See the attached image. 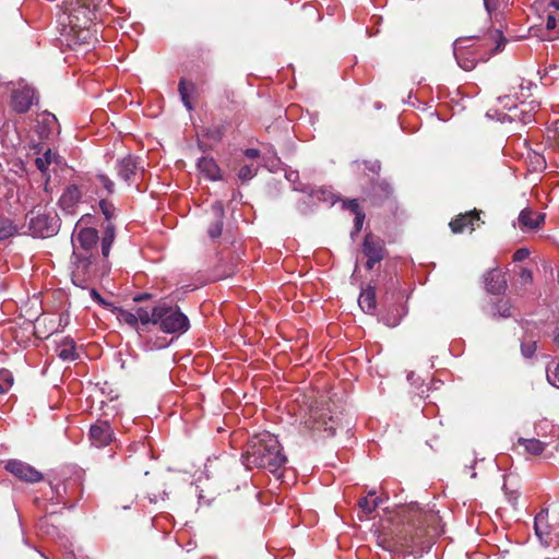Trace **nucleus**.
I'll list each match as a JSON object with an SVG mask.
<instances>
[{"label": "nucleus", "mask_w": 559, "mask_h": 559, "mask_svg": "<svg viewBox=\"0 0 559 559\" xmlns=\"http://www.w3.org/2000/svg\"><path fill=\"white\" fill-rule=\"evenodd\" d=\"M462 43L463 40L462 39H457L454 45H453V53L455 56V59L459 63V66L466 70V71H471L475 68L476 66V60L474 58H465L463 56V51H462Z\"/></svg>", "instance_id": "27"}, {"label": "nucleus", "mask_w": 559, "mask_h": 559, "mask_svg": "<svg viewBox=\"0 0 559 559\" xmlns=\"http://www.w3.org/2000/svg\"><path fill=\"white\" fill-rule=\"evenodd\" d=\"M150 297H151V295H150V294L144 293V294H140V295L134 296L133 300H134V301H136V302H139V301L146 300V299H148Z\"/></svg>", "instance_id": "54"}, {"label": "nucleus", "mask_w": 559, "mask_h": 559, "mask_svg": "<svg viewBox=\"0 0 559 559\" xmlns=\"http://www.w3.org/2000/svg\"><path fill=\"white\" fill-rule=\"evenodd\" d=\"M257 171H258V167L254 166L253 164L243 165L239 169L238 178L242 182L249 181L257 175Z\"/></svg>", "instance_id": "36"}, {"label": "nucleus", "mask_w": 559, "mask_h": 559, "mask_svg": "<svg viewBox=\"0 0 559 559\" xmlns=\"http://www.w3.org/2000/svg\"><path fill=\"white\" fill-rule=\"evenodd\" d=\"M57 353L62 360L72 361L78 358L74 341L70 338H66L57 346Z\"/></svg>", "instance_id": "24"}, {"label": "nucleus", "mask_w": 559, "mask_h": 559, "mask_svg": "<svg viewBox=\"0 0 559 559\" xmlns=\"http://www.w3.org/2000/svg\"><path fill=\"white\" fill-rule=\"evenodd\" d=\"M545 223L544 213H534L531 209L526 207L520 212L519 226L522 230L538 229Z\"/></svg>", "instance_id": "21"}, {"label": "nucleus", "mask_w": 559, "mask_h": 559, "mask_svg": "<svg viewBox=\"0 0 559 559\" xmlns=\"http://www.w3.org/2000/svg\"><path fill=\"white\" fill-rule=\"evenodd\" d=\"M166 346H167V343H166L165 338H163L162 341L156 340V342H154V344L152 345L151 348H163Z\"/></svg>", "instance_id": "53"}, {"label": "nucleus", "mask_w": 559, "mask_h": 559, "mask_svg": "<svg viewBox=\"0 0 559 559\" xmlns=\"http://www.w3.org/2000/svg\"><path fill=\"white\" fill-rule=\"evenodd\" d=\"M81 198L82 192L80 188L76 185H70L64 189L58 204L64 213L73 215L76 212Z\"/></svg>", "instance_id": "16"}, {"label": "nucleus", "mask_w": 559, "mask_h": 559, "mask_svg": "<svg viewBox=\"0 0 559 559\" xmlns=\"http://www.w3.org/2000/svg\"><path fill=\"white\" fill-rule=\"evenodd\" d=\"M557 26V20L554 15L549 14L546 20V28L548 31L554 29Z\"/></svg>", "instance_id": "48"}, {"label": "nucleus", "mask_w": 559, "mask_h": 559, "mask_svg": "<svg viewBox=\"0 0 559 559\" xmlns=\"http://www.w3.org/2000/svg\"><path fill=\"white\" fill-rule=\"evenodd\" d=\"M16 228L12 221L5 217H0V240L7 239L13 236Z\"/></svg>", "instance_id": "33"}, {"label": "nucleus", "mask_w": 559, "mask_h": 559, "mask_svg": "<svg viewBox=\"0 0 559 559\" xmlns=\"http://www.w3.org/2000/svg\"><path fill=\"white\" fill-rule=\"evenodd\" d=\"M533 85H534V83H533V82H531V81H524V80H521V83L519 84V86H520L521 91H523V90H527V91H530V90H531V87H532Z\"/></svg>", "instance_id": "52"}, {"label": "nucleus", "mask_w": 559, "mask_h": 559, "mask_svg": "<svg viewBox=\"0 0 559 559\" xmlns=\"http://www.w3.org/2000/svg\"><path fill=\"white\" fill-rule=\"evenodd\" d=\"M38 100L35 88L31 86H22L12 92L11 105L15 112L25 114Z\"/></svg>", "instance_id": "12"}, {"label": "nucleus", "mask_w": 559, "mask_h": 559, "mask_svg": "<svg viewBox=\"0 0 559 559\" xmlns=\"http://www.w3.org/2000/svg\"><path fill=\"white\" fill-rule=\"evenodd\" d=\"M343 206L349 210L353 214L361 212L360 205L356 199L347 200L344 202Z\"/></svg>", "instance_id": "43"}, {"label": "nucleus", "mask_w": 559, "mask_h": 559, "mask_svg": "<svg viewBox=\"0 0 559 559\" xmlns=\"http://www.w3.org/2000/svg\"><path fill=\"white\" fill-rule=\"evenodd\" d=\"M354 215H355V219H354V228H355V230H354V233L358 234L361 230V228H362V224H364V221H365V213H364V211H361V212H358V213H356Z\"/></svg>", "instance_id": "44"}, {"label": "nucleus", "mask_w": 559, "mask_h": 559, "mask_svg": "<svg viewBox=\"0 0 559 559\" xmlns=\"http://www.w3.org/2000/svg\"><path fill=\"white\" fill-rule=\"evenodd\" d=\"M118 176L124 181L131 183L134 181V177L139 169L138 158L131 155H128L117 162L116 166Z\"/></svg>", "instance_id": "20"}, {"label": "nucleus", "mask_w": 559, "mask_h": 559, "mask_svg": "<svg viewBox=\"0 0 559 559\" xmlns=\"http://www.w3.org/2000/svg\"><path fill=\"white\" fill-rule=\"evenodd\" d=\"M358 305L366 313H372L376 310V292L372 287L368 286L362 289L358 298Z\"/></svg>", "instance_id": "23"}, {"label": "nucleus", "mask_w": 559, "mask_h": 559, "mask_svg": "<svg viewBox=\"0 0 559 559\" xmlns=\"http://www.w3.org/2000/svg\"><path fill=\"white\" fill-rule=\"evenodd\" d=\"M213 210L215 211L216 217L215 221L210 225L207 233L212 239H216L222 235L223 231L224 210L221 204H215Z\"/></svg>", "instance_id": "26"}, {"label": "nucleus", "mask_w": 559, "mask_h": 559, "mask_svg": "<svg viewBox=\"0 0 559 559\" xmlns=\"http://www.w3.org/2000/svg\"><path fill=\"white\" fill-rule=\"evenodd\" d=\"M546 72H547V70H544V73H543V74L539 72V74H540V79H544V75H546Z\"/></svg>", "instance_id": "63"}, {"label": "nucleus", "mask_w": 559, "mask_h": 559, "mask_svg": "<svg viewBox=\"0 0 559 559\" xmlns=\"http://www.w3.org/2000/svg\"><path fill=\"white\" fill-rule=\"evenodd\" d=\"M93 182L97 188L102 187L108 195L115 192L114 181L104 174L96 175Z\"/></svg>", "instance_id": "32"}, {"label": "nucleus", "mask_w": 559, "mask_h": 559, "mask_svg": "<svg viewBox=\"0 0 559 559\" xmlns=\"http://www.w3.org/2000/svg\"><path fill=\"white\" fill-rule=\"evenodd\" d=\"M380 500L374 498L369 500L367 497L359 500V507L366 512L371 513L379 507Z\"/></svg>", "instance_id": "39"}, {"label": "nucleus", "mask_w": 559, "mask_h": 559, "mask_svg": "<svg viewBox=\"0 0 559 559\" xmlns=\"http://www.w3.org/2000/svg\"><path fill=\"white\" fill-rule=\"evenodd\" d=\"M496 308H497V311L499 312V314L501 317H503V318L511 317V310H510V307L507 304L497 305Z\"/></svg>", "instance_id": "46"}, {"label": "nucleus", "mask_w": 559, "mask_h": 559, "mask_svg": "<svg viewBox=\"0 0 559 559\" xmlns=\"http://www.w3.org/2000/svg\"><path fill=\"white\" fill-rule=\"evenodd\" d=\"M530 255V251L526 248H520L513 253V260L520 262L525 260Z\"/></svg>", "instance_id": "45"}, {"label": "nucleus", "mask_w": 559, "mask_h": 559, "mask_svg": "<svg viewBox=\"0 0 559 559\" xmlns=\"http://www.w3.org/2000/svg\"><path fill=\"white\" fill-rule=\"evenodd\" d=\"M97 255H86L80 251L72 253V283L84 288L90 282L96 277V261Z\"/></svg>", "instance_id": "6"}, {"label": "nucleus", "mask_w": 559, "mask_h": 559, "mask_svg": "<svg viewBox=\"0 0 559 559\" xmlns=\"http://www.w3.org/2000/svg\"><path fill=\"white\" fill-rule=\"evenodd\" d=\"M536 342H523L521 344V353L525 358H531L536 352Z\"/></svg>", "instance_id": "40"}, {"label": "nucleus", "mask_w": 559, "mask_h": 559, "mask_svg": "<svg viewBox=\"0 0 559 559\" xmlns=\"http://www.w3.org/2000/svg\"><path fill=\"white\" fill-rule=\"evenodd\" d=\"M287 459L282 455V484H290L296 481V474L294 469L284 468Z\"/></svg>", "instance_id": "38"}, {"label": "nucleus", "mask_w": 559, "mask_h": 559, "mask_svg": "<svg viewBox=\"0 0 559 559\" xmlns=\"http://www.w3.org/2000/svg\"><path fill=\"white\" fill-rule=\"evenodd\" d=\"M554 343L559 347V328L554 331Z\"/></svg>", "instance_id": "56"}, {"label": "nucleus", "mask_w": 559, "mask_h": 559, "mask_svg": "<svg viewBox=\"0 0 559 559\" xmlns=\"http://www.w3.org/2000/svg\"><path fill=\"white\" fill-rule=\"evenodd\" d=\"M155 325L169 334H183L190 328L188 317L182 313L178 306L160 304L155 306Z\"/></svg>", "instance_id": "5"}, {"label": "nucleus", "mask_w": 559, "mask_h": 559, "mask_svg": "<svg viewBox=\"0 0 559 559\" xmlns=\"http://www.w3.org/2000/svg\"><path fill=\"white\" fill-rule=\"evenodd\" d=\"M83 472L75 468H62L50 481L56 503L72 508L83 491Z\"/></svg>", "instance_id": "4"}, {"label": "nucleus", "mask_w": 559, "mask_h": 559, "mask_svg": "<svg viewBox=\"0 0 559 559\" xmlns=\"http://www.w3.org/2000/svg\"><path fill=\"white\" fill-rule=\"evenodd\" d=\"M114 241H115V228L111 224H109L105 228L104 236L102 239V253H103L104 258H108Z\"/></svg>", "instance_id": "29"}, {"label": "nucleus", "mask_w": 559, "mask_h": 559, "mask_svg": "<svg viewBox=\"0 0 559 559\" xmlns=\"http://www.w3.org/2000/svg\"><path fill=\"white\" fill-rule=\"evenodd\" d=\"M550 4H551V7H554L555 9L559 10V0H551Z\"/></svg>", "instance_id": "58"}, {"label": "nucleus", "mask_w": 559, "mask_h": 559, "mask_svg": "<svg viewBox=\"0 0 559 559\" xmlns=\"http://www.w3.org/2000/svg\"><path fill=\"white\" fill-rule=\"evenodd\" d=\"M486 289L493 295L502 294L507 288V280L504 274L498 270L492 269L488 271L484 277Z\"/></svg>", "instance_id": "19"}, {"label": "nucleus", "mask_w": 559, "mask_h": 559, "mask_svg": "<svg viewBox=\"0 0 559 559\" xmlns=\"http://www.w3.org/2000/svg\"><path fill=\"white\" fill-rule=\"evenodd\" d=\"M63 164L62 157L58 154L57 151H53L51 148H47L40 156L35 158V165L37 169L43 174L45 177V187L50 182V174L49 168L53 167H61Z\"/></svg>", "instance_id": "14"}, {"label": "nucleus", "mask_w": 559, "mask_h": 559, "mask_svg": "<svg viewBox=\"0 0 559 559\" xmlns=\"http://www.w3.org/2000/svg\"><path fill=\"white\" fill-rule=\"evenodd\" d=\"M241 457L247 468H266L280 479V441L275 435L263 431L253 436Z\"/></svg>", "instance_id": "2"}, {"label": "nucleus", "mask_w": 559, "mask_h": 559, "mask_svg": "<svg viewBox=\"0 0 559 559\" xmlns=\"http://www.w3.org/2000/svg\"><path fill=\"white\" fill-rule=\"evenodd\" d=\"M178 91L181 97V100L186 108L191 111L193 110V105L191 102V95L195 91V85L191 82H186L183 79L180 80Z\"/></svg>", "instance_id": "28"}, {"label": "nucleus", "mask_w": 559, "mask_h": 559, "mask_svg": "<svg viewBox=\"0 0 559 559\" xmlns=\"http://www.w3.org/2000/svg\"><path fill=\"white\" fill-rule=\"evenodd\" d=\"M64 32L73 45H90L96 41V31L92 29L96 19V7L90 0H70L66 8Z\"/></svg>", "instance_id": "1"}, {"label": "nucleus", "mask_w": 559, "mask_h": 559, "mask_svg": "<svg viewBox=\"0 0 559 559\" xmlns=\"http://www.w3.org/2000/svg\"><path fill=\"white\" fill-rule=\"evenodd\" d=\"M117 318L120 322L128 324L131 328L138 326L135 313L124 309H118Z\"/></svg>", "instance_id": "35"}, {"label": "nucleus", "mask_w": 559, "mask_h": 559, "mask_svg": "<svg viewBox=\"0 0 559 559\" xmlns=\"http://www.w3.org/2000/svg\"><path fill=\"white\" fill-rule=\"evenodd\" d=\"M520 277L524 283H532L533 274L528 269H522L520 272Z\"/></svg>", "instance_id": "47"}, {"label": "nucleus", "mask_w": 559, "mask_h": 559, "mask_svg": "<svg viewBox=\"0 0 559 559\" xmlns=\"http://www.w3.org/2000/svg\"><path fill=\"white\" fill-rule=\"evenodd\" d=\"M479 213L477 211L467 212L465 214H460L456 218L450 222V228L452 233L460 234L466 229L471 231L475 229L476 226H479Z\"/></svg>", "instance_id": "18"}, {"label": "nucleus", "mask_w": 559, "mask_h": 559, "mask_svg": "<svg viewBox=\"0 0 559 559\" xmlns=\"http://www.w3.org/2000/svg\"><path fill=\"white\" fill-rule=\"evenodd\" d=\"M497 35L500 37V40L497 43V46L495 48V52H499L503 49L506 39L502 37L501 33L497 32Z\"/></svg>", "instance_id": "50"}, {"label": "nucleus", "mask_w": 559, "mask_h": 559, "mask_svg": "<svg viewBox=\"0 0 559 559\" xmlns=\"http://www.w3.org/2000/svg\"><path fill=\"white\" fill-rule=\"evenodd\" d=\"M245 156H247L250 159H254L259 157V151L257 148H247L245 151Z\"/></svg>", "instance_id": "49"}, {"label": "nucleus", "mask_w": 559, "mask_h": 559, "mask_svg": "<svg viewBox=\"0 0 559 559\" xmlns=\"http://www.w3.org/2000/svg\"><path fill=\"white\" fill-rule=\"evenodd\" d=\"M134 313H135L136 322L138 323L140 322L142 325H146L148 323H152V324L156 323L155 307L151 311L146 308L138 307V308H135Z\"/></svg>", "instance_id": "30"}, {"label": "nucleus", "mask_w": 559, "mask_h": 559, "mask_svg": "<svg viewBox=\"0 0 559 559\" xmlns=\"http://www.w3.org/2000/svg\"><path fill=\"white\" fill-rule=\"evenodd\" d=\"M534 531L540 544L549 547L552 543V530L548 523V510H540L534 520Z\"/></svg>", "instance_id": "15"}, {"label": "nucleus", "mask_w": 559, "mask_h": 559, "mask_svg": "<svg viewBox=\"0 0 559 559\" xmlns=\"http://www.w3.org/2000/svg\"><path fill=\"white\" fill-rule=\"evenodd\" d=\"M306 425L323 438H328L335 435L337 420L330 415L329 411H311L310 418L306 421Z\"/></svg>", "instance_id": "8"}, {"label": "nucleus", "mask_w": 559, "mask_h": 559, "mask_svg": "<svg viewBox=\"0 0 559 559\" xmlns=\"http://www.w3.org/2000/svg\"><path fill=\"white\" fill-rule=\"evenodd\" d=\"M13 385V376L7 369L0 370V394L7 393Z\"/></svg>", "instance_id": "34"}, {"label": "nucleus", "mask_w": 559, "mask_h": 559, "mask_svg": "<svg viewBox=\"0 0 559 559\" xmlns=\"http://www.w3.org/2000/svg\"><path fill=\"white\" fill-rule=\"evenodd\" d=\"M282 170H284L285 178L290 183V187L294 191H299L309 194L310 197L316 198L318 200L322 199L320 194H324V191L314 190L308 183L302 182L297 170L290 168H282Z\"/></svg>", "instance_id": "17"}, {"label": "nucleus", "mask_w": 559, "mask_h": 559, "mask_svg": "<svg viewBox=\"0 0 559 559\" xmlns=\"http://www.w3.org/2000/svg\"><path fill=\"white\" fill-rule=\"evenodd\" d=\"M362 252L367 257L366 267L372 270L373 266L384 258V242L369 234L365 237Z\"/></svg>", "instance_id": "13"}, {"label": "nucleus", "mask_w": 559, "mask_h": 559, "mask_svg": "<svg viewBox=\"0 0 559 559\" xmlns=\"http://www.w3.org/2000/svg\"><path fill=\"white\" fill-rule=\"evenodd\" d=\"M547 380L548 382L559 389V361L555 364L554 368L550 366L547 367Z\"/></svg>", "instance_id": "37"}, {"label": "nucleus", "mask_w": 559, "mask_h": 559, "mask_svg": "<svg viewBox=\"0 0 559 559\" xmlns=\"http://www.w3.org/2000/svg\"><path fill=\"white\" fill-rule=\"evenodd\" d=\"M98 231L95 228L84 227L73 234V251H80L86 255H97Z\"/></svg>", "instance_id": "10"}, {"label": "nucleus", "mask_w": 559, "mask_h": 559, "mask_svg": "<svg viewBox=\"0 0 559 559\" xmlns=\"http://www.w3.org/2000/svg\"><path fill=\"white\" fill-rule=\"evenodd\" d=\"M518 444L524 447L525 451L533 455L543 453L545 448L549 445L548 441H542L538 439H525L519 438Z\"/></svg>", "instance_id": "25"}, {"label": "nucleus", "mask_w": 559, "mask_h": 559, "mask_svg": "<svg viewBox=\"0 0 559 559\" xmlns=\"http://www.w3.org/2000/svg\"><path fill=\"white\" fill-rule=\"evenodd\" d=\"M28 228L34 237L48 238L60 228V218L55 212L37 213L29 219Z\"/></svg>", "instance_id": "7"}, {"label": "nucleus", "mask_w": 559, "mask_h": 559, "mask_svg": "<svg viewBox=\"0 0 559 559\" xmlns=\"http://www.w3.org/2000/svg\"><path fill=\"white\" fill-rule=\"evenodd\" d=\"M91 296L92 298L97 301L98 304H104V299L103 297L100 296V294L96 290V289H92L91 290Z\"/></svg>", "instance_id": "51"}, {"label": "nucleus", "mask_w": 559, "mask_h": 559, "mask_svg": "<svg viewBox=\"0 0 559 559\" xmlns=\"http://www.w3.org/2000/svg\"><path fill=\"white\" fill-rule=\"evenodd\" d=\"M380 169V164L377 162L371 167L370 170L377 173Z\"/></svg>", "instance_id": "57"}, {"label": "nucleus", "mask_w": 559, "mask_h": 559, "mask_svg": "<svg viewBox=\"0 0 559 559\" xmlns=\"http://www.w3.org/2000/svg\"><path fill=\"white\" fill-rule=\"evenodd\" d=\"M400 515L403 521L406 522L409 526H412L416 534L411 537V540H405L403 546H412L419 544L417 540L423 535L428 536L429 538H433L440 534L439 522L440 518L437 512L432 510H423L417 503H411L406 507H403Z\"/></svg>", "instance_id": "3"}, {"label": "nucleus", "mask_w": 559, "mask_h": 559, "mask_svg": "<svg viewBox=\"0 0 559 559\" xmlns=\"http://www.w3.org/2000/svg\"><path fill=\"white\" fill-rule=\"evenodd\" d=\"M224 134L225 127L223 124H217L205 129L203 136L213 141L214 143H218L222 141Z\"/></svg>", "instance_id": "31"}, {"label": "nucleus", "mask_w": 559, "mask_h": 559, "mask_svg": "<svg viewBox=\"0 0 559 559\" xmlns=\"http://www.w3.org/2000/svg\"><path fill=\"white\" fill-rule=\"evenodd\" d=\"M530 120H531V117H530V116H528L527 118H524V119H523L524 123H527Z\"/></svg>", "instance_id": "62"}, {"label": "nucleus", "mask_w": 559, "mask_h": 559, "mask_svg": "<svg viewBox=\"0 0 559 559\" xmlns=\"http://www.w3.org/2000/svg\"><path fill=\"white\" fill-rule=\"evenodd\" d=\"M508 99V96H504L503 98H499L500 102Z\"/></svg>", "instance_id": "64"}, {"label": "nucleus", "mask_w": 559, "mask_h": 559, "mask_svg": "<svg viewBox=\"0 0 559 559\" xmlns=\"http://www.w3.org/2000/svg\"><path fill=\"white\" fill-rule=\"evenodd\" d=\"M48 119L56 120V117L53 115H47Z\"/></svg>", "instance_id": "61"}, {"label": "nucleus", "mask_w": 559, "mask_h": 559, "mask_svg": "<svg viewBox=\"0 0 559 559\" xmlns=\"http://www.w3.org/2000/svg\"><path fill=\"white\" fill-rule=\"evenodd\" d=\"M197 165L200 173H202L207 179H222L221 168L213 157H201Z\"/></svg>", "instance_id": "22"}, {"label": "nucleus", "mask_w": 559, "mask_h": 559, "mask_svg": "<svg viewBox=\"0 0 559 559\" xmlns=\"http://www.w3.org/2000/svg\"><path fill=\"white\" fill-rule=\"evenodd\" d=\"M551 431H552V432H558V433H559V428H556L555 426H551Z\"/></svg>", "instance_id": "60"}, {"label": "nucleus", "mask_w": 559, "mask_h": 559, "mask_svg": "<svg viewBox=\"0 0 559 559\" xmlns=\"http://www.w3.org/2000/svg\"><path fill=\"white\" fill-rule=\"evenodd\" d=\"M88 440L95 448H105L115 440V432L107 420H97L91 425Z\"/></svg>", "instance_id": "11"}, {"label": "nucleus", "mask_w": 559, "mask_h": 559, "mask_svg": "<svg viewBox=\"0 0 559 559\" xmlns=\"http://www.w3.org/2000/svg\"><path fill=\"white\" fill-rule=\"evenodd\" d=\"M386 195L391 193V187L385 183V182H382L378 186Z\"/></svg>", "instance_id": "55"}, {"label": "nucleus", "mask_w": 559, "mask_h": 559, "mask_svg": "<svg viewBox=\"0 0 559 559\" xmlns=\"http://www.w3.org/2000/svg\"><path fill=\"white\" fill-rule=\"evenodd\" d=\"M4 469L21 481L35 484L44 479L41 472L37 471L31 464L20 460L7 461L4 463Z\"/></svg>", "instance_id": "9"}, {"label": "nucleus", "mask_w": 559, "mask_h": 559, "mask_svg": "<svg viewBox=\"0 0 559 559\" xmlns=\"http://www.w3.org/2000/svg\"><path fill=\"white\" fill-rule=\"evenodd\" d=\"M99 207L102 210V213L105 215L106 219L112 218L115 207L110 202H108L107 200H100Z\"/></svg>", "instance_id": "41"}, {"label": "nucleus", "mask_w": 559, "mask_h": 559, "mask_svg": "<svg viewBox=\"0 0 559 559\" xmlns=\"http://www.w3.org/2000/svg\"><path fill=\"white\" fill-rule=\"evenodd\" d=\"M485 7H486L487 11L489 12L490 11V7H489L488 0H485Z\"/></svg>", "instance_id": "59"}, {"label": "nucleus", "mask_w": 559, "mask_h": 559, "mask_svg": "<svg viewBox=\"0 0 559 559\" xmlns=\"http://www.w3.org/2000/svg\"><path fill=\"white\" fill-rule=\"evenodd\" d=\"M547 136L559 145V120L555 121L551 127L548 128Z\"/></svg>", "instance_id": "42"}]
</instances>
